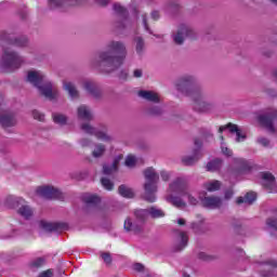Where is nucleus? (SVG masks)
I'll return each mask as SVG.
<instances>
[{
    "instance_id": "69168bd1",
    "label": "nucleus",
    "mask_w": 277,
    "mask_h": 277,
    "mask_svg": "<svg viewBox=\"0 0 277 277\" xmlns=\"http://www.w3.org/2000/svg\"><path fill=\"white\" fill-rule=\"evenodd\" d=\"M177 224H179L180 226H185V224H186L185 219H179V220H177Z\"/></svg>"
},
{
    "instance_id": "c9c22d12",
    "label": "nucleus",
    "mask_w": 277,
    "mask_h": 277,
    "mask_svg": "<svg viewBox=\"0 0 277 277\" xmlns=\"http://www.w3.org/2000/svg\"><path fill=\"white\" fill-rule=\"evenodd\" d=\"M222 168V160L220 159H214L207 164V170L208 172H217Z\"/></svg>"
},
{
    "instance_id": "cd10ccee",
    "label": "nucleus",
    "mask_w": 277,
    "mask_h": 277,
    "mask_svg": "<svg viewBox=\"0 0 277 277\" xmlns=\"http://www.w3.org/2000/svg\"><path fill=\"white\" fill-rule=\"evenodd\" d=\"M120 161H122V155H119L114 159L113 166L105 164L103 167V173L104 174H114V172H118V166L120 164Z\"/></svg>"
},
{
    "instance_id": "f3484780",
    "label": "nucleus",
    "mask_w": 277,
    "mask_h": 277,
    "mask_svg": "<svg viewBox=\"0 0 277 277\" xmlns=\"http://www.w3.org/2000/svg\"><path fill=\"white\" fill-rule=\"evenodd\" d=\"M14 202L15 207H19L17 213L22 215V217H25V220H29V217L34 215V210L28 205H25V200L17 198L14 200Z\"/></svg>"
},
{
    "instance_id": "f8f14e48",
    "label": "nucleus",
    "mask_w": 277,
    "mask_h": 277,
    "mask_svg": "<svg viewBox=\"0 0 277 277\" xmlns=\"http://www.w3.org/2000/svg\"><path fill=\"white\" fill-rule=\"evenodd\" d=\"M262 179V186L268 194H277L276 177L271 172H263L260 174Z\"/></svg>"
},
{
    "instance_id": "473e14b6",
    "label": "nucleus",
    "mask_w": 277,
    "mask_h": 277,
    "mask_svg": "<svg viewBox=\"0 0 277 277\" xmlns=\"http://www.w3.org/2000/svg\"><path fill=\"white\" fill-rule=\"evenodd\" d=\"M134 43L137 55H144V51H146V41L144 38L140 36L134 37Z\"/></svg>"
},
{
    "instance_id": "4be33fe9",
    "label": "nucleus",
    "mask_w": 277,
    "mask_h": 277,
    "mask_svg": "<svg viewBox=\"0 0 277 277\" xmlns=\"http://www.w3.org/2000/svg\"><path fill=\"white\" fill-rule=\"evenodd\" d=\"M77 116L79 120H84L87 122L94 120V113H92V109L87 105H80L77 108Z\"/></svg>"
},
{
    "instance_id": "423d86ee",
    "label": "nucleus",
    "mask_w": 277,
    "mask_h": 277,
    "mask_svg": "<svg viewBox=\"0 0 277 277\" xmlns=\"http://www.w3.org/2000/svg\"><path fill=\"white\" fill-rule=\"evenodd\" d=\"M80 129L83 131V133H87L88 135H94L96 140H101V142H105L106 144H111V142H114V135L109 133L106 126L94 128L90 123H82Z\"/></svg>"
},
{
    "instance_id": "f704fd0d",
    "label": "nucleus",
    "mask_w": 277,
    "mask_h": 277,
    "mask_svg": "<svg viewBox=\"0 0 277 277\" xmlns=\"http://www.w3.org/2000/svg\"><path fill=\"white\" fill-rule=\"evenodd\" d=\"M203 187L205 189H207V192H217V189L222 187V183L217 180H212L210 182L205 183Z\"/></svg>"
},
{
    "instance_id": "bf43d9fd",
    "label": "nucleus",
    "mask_w": 277,
    "mask_h": 277,
    "mask_svg": "<svg viewBox=\"0 0 277 277\" xmlns=\"http://www.w3.org/2000/svg\"><path fill=\"white\" fill-rule=\"evenodd\" d=\"M142 75H144V71L142 69H134L133 77H135L136 79H140Z\"/></svg>"
},
{
    "instance_id": "5fc2aeb1",
    "label": "nucleus",
    "mask_w": 277,
    "mask_h": 277,
    "mask_svg": "<svg viewBox=\"0 0 277 277\" xmlns=\"http://www.w3.org/2000/svg\"><path fill=\"white\" fill-rule=\"evenodd\" d=\"M142 21L146 31H148V34H153V30H150V28L148 27V21L146 18V14L142 15Z\"/></svg>"
},
{
    "instance_id": "603ef678",
    "label": "nucleus",
    "mask_w": 277,
    "mask_h": 277,
    "mask_svg": "<svg viewBox=\"0 0 277 277\" xmlns=\"http://www.w3.org/2000/svg\"><path fill=\"white\" fill-rule=\"evenodd\" d=\"M223 155H226V157H233V150H230L228 147L224 146V143L221 145Z\"/></svg>"
},
{
    "instance_id": "052dcab7",
    "label": "nucleus",
    "mask_w": 277,
    "mask_h": 277,
    "mask_svg": "<svg viewBox=\"0 0 277 277\" xmlns=\"http://www.w3.org/2000/svg\"><path fill=\"white\" fill-rule=\"evenodd\" d=\"M150 16H151L153 21H157L158 18L161 17V14L159 13V11H153L150 13Z\"/></svg>"
},
{
    "instance_id": "20e7f679",
    "label": "nucleus",
    "mask_w": 277,
    "mask_h": 277,
    "mask_svg": "<svg viewBox=\"0 0 277 277\" xmlns=\"http://www.w3.org/2000/svg\"><path fill=\"white\" fill-rule=\"evenodd\" d=\"M258 122L264 127L271 135H277V109L267 108L256 116Z\"/></svg>"
},
{
    "instance_id": "393cba45",
    "label": "nucleus",
    "mask_w": 277,
    "mask_h": 277,
    "mask_svg": "<svg viewBox=\"0 0 277 277\" xmlns=\"http://www.w3.org/2000/svg\"><path fill=\"white\" fill-rule=\"evenodd\" d=\"M0 124L8 129L10 127H15L16 124V117L12 113H4L0 115Z\"/></svg>"
},
{
    "instance_id": "5701e85b",
    "label": "nucleus",
    "mask_w": 277,
    "mask_h": 277,
    "mask_svg": "<svg viewBox=\"0 0 277 277\" xmlns=\"http://www.w3.org/2000/svg\"><path fill=\"white\" fill-rule=\"evenodd\" d=\"M174 235L177 243V246L175 247V250L176 252H181V250L187 247V241H188L187 233L175 229Z\"/></svg>"
},
{
    "instance_id": "c03bdc74",
    "label": "nucleus",
    "mask_w": 277,
    "mask_h": 277,
    "mask_svg": "<svg viewBox=\"0 0 277 277\" xmlns=\"http://www.w3.org/2000/svg\"><path fill=\"white\" fill-rule=\"evenodd\" d=\"M101 183L103 187L106 188L108 192H111V189H114V183L109 179L102 177Z\"/></svg>"
},
{
    "instance_id": "4c0bfd02",
    "label": "nucleus",
    "mask_w": 277,
    "mask_h": 277,
    "mask_svg": "<svg viewBox=\"0 0 277 277\" xmlns=\"http://www.w3.org/2000/svg\"><path fill=\"white\" fill-rule=\"evenodd\" d=\"M13 44L14 47H17V49H25L26 47H29V40L25 37L15 38Z\"/></svg>"
},
{
    "instance_id": "4d7b16f0",
    "label": "nucleus",
    "mask_w": 277,
    "mask_h": 277,
    "mask_svg": "<svg viewBox=\"0 0 277 277\" xmlns=\"http://www.w3.org/2000/svg\"><path fill=\"white\" fill-rule=\"evenodd\" d=\"M80 144H81V146H82L83 148H85V147L90 146V144H92V140H90V138H82V140L80 141Z\"/></svg>"
},
{
    "instance_id": "7ed1b4c3",
    "label": "nucleus",
    "mask_w": 277,
    "mask_h": 277,
    "mask_svg": "<svg viewBox=\"0 0 277 277\" xmlns=\"http://www.w3.org/2000/svg\"><path fill=\"white\" fill-rule=\"evenodd\" d=\"M192 100L193 109L198 114H211L212 111H215V107H217V104L215 102H210L209 100H207V93H205L203 90L193 93Z\"/></svg>"
},
{
    "instance_id": "c756f323",
    "label": "nucleus",
    "mask_w": 277,
    "mask_h": 277,
    "mask_svg": "<svg viewBox=\"0 0 277 277\" xmlns=\"http://www.w3.org/2000/svg\"><path fill=\"white\" fill-rule=\"evenodd\" d=\"M105 153H107V146L103 143H96L92 150V157H94V159H101Z\"/></svg>"
},
{
    "instance_id": "412c9836",
    "label": "nucleus",
    "mask_w": 277,
    "mask_h": 277,
    "mask_svg": "<svg viewBox=\"0 0 277 277\" xmlns=\"http://www.w3.org/2000/svg\"><path fill=\"white\" fill-rule=\"evenodd\" d=\"M143 200L157 202V185L144 184Z\"/></svg>"
},
{
    "instance_id": "0e129e2a",
    "label": "nucleus",
    "mask_w": 277,
    "mask_h": 277,
    "mask_svg": "<svg viewBox=\"0 0 277 277\" xmlns=\"http://www.w3.org/2000/svg\"><path fill=\"white\" fill-rule=\"evenodd\" d=\"M10 35L5 31L0 32V40H9Z\"/></svg>"
},
{
    "instance_id": "8fccbe9b",
    "label": "nucleus",
    "mask_w": 277,
    "mask_h": 277,
    "mask_svg": "<svg viewBox=\"0 0 277 277\" xmlns=\"http://www.w3.org/2000/svg\"><path fill=\"white\" fill-rule=\"evenodd\" d=\"M94 3L100 5V8H107L111 3V0H94Z\"/></svg>"
},
{
    "instance_id": "37998d69",
    "label": "nucleus",
    "mask_w": 277,
    "mask_h": 277,
    "mask_svg": "<svg viewBox=\"0 0 277 277\" xmlns=\"http://www.w3.org/2000/svg\"><path fill=\"white\" fill-rule=\"evenodd\" d=\"M124 163H126L127 168H135V164L137 163V158H135V156H133V155H129L126 158Z\"/></svg>"
},
{
    "instance_id": "7c9ffc66",
    "label": "nucleus",
    "mask_w": 277,
    "mask_h": 277,
    "mask_svg": "<svg viewBox=\"0 0 277 277\" xmlns=\"http://www.w3.org/2000/svg\"><path fill=\"white\" fill-rule=\"evenodd\" d=\"M234 166L235 168H238L239 172H248L251 168L250 162L243 158H235Z\"/></svg>"
},
{
    "instance_id": "f257e3e1",
    "label": "nucleus",
    "mask_w": 277,
    "mask_h": 277,
    "mask_svg": "<svg viewBox=\"0 0 277 277\" xmlns=\"http://www.w3.org/2000/svg\"><path fill=\"white\" fill-rule=\"evenodd\" d=\"M129 55L127 43L122 40H110L106 43V50L100 51L92 60L91 66L100 72L109 75L116 72Z\"/></svg>"
},
{
    "instance_id": "774afa93",
    "label": "nucleus",
    "mask_w": 277,
    "mask_h": 277,
    "mask_svg": "<svg viewBox=\"0 0 277 277\" xmlns=\"http://www.w3.org/2000/svg\"><path fill=\"white\" fill-rule=\"evenodd\" d=\"M271 3H274V5H277V0H269Z\"/></svg>"
},
{
    "instance_id": "9d476101",
    "label": "nucleus",
    "mask_w": 277,
    "mask_h": 277,
    "mask_svg": "<svg viewBox=\"0 0 277 277\" xmlns=\"http://www.w3.org/2000/svg\"><path fill=\"white\" fill-rule=\"evenodd\" d=\"M113 12L117 14L118 16H122V19L115 22V28H117L118 31H122V29H127V26L129 25V12L127 11V8H124L120 2H115L113 4Z\"/></svg>"
},
{
    "instance_id": "a19ab883",
    "label": "nucleus",
    "mask_w": 277,
    "mask_h": 277,
    "mask_svg": "<svg viewBox=\"0 0 277 277\" xmlns=\"http://www.w3.org/2000/svg\"><path fill=\"white\" fill-rule=\"evenodd\" d=\"M83 200L87 205H97V202L101 201V199L96 195H85L83 197Z\"/></svg>"
},
{
    "instance_id": "4468645a",
    "label": "nucleus",
    "mask_w": 277,
    "mask_h": 277,
    "mask_svg": "<svg viewBox=\"0 0 277 277\" xmlns=\"http://www.w3.org/2000/svg\"><path fill=\"white\" fill-rule=\"evenodd\" d=\"M37 194L38 196H41V198H45L47 200L62 198V193L60 192V189L53 186H41L37 188Z\"/></svg>"
},
{
    "instance_id": "49530a36",
    "label": "nucleus",
    "mask_w": 277,
    "mask_h": 277,
    "mask_svg": "<svg viewBox=\"0 0 277 277\" xmlns=\"http://www.w3.org/2000/svg\"><path fill=\"white\" fill-rule=\"evenodd\" d=\"M67 0H49V4L51 8H62Z\"/></svg>"
},
{
    "instance_id": "6ab92c4d",
    "label": "nucleus",
    "mask_w": 277,
    "mask_h": 277,
    "mask_svg": "<svg viewBox=\"0 0 277 277\" xmlns=\"http://www.w3.org/2000/svg\"><path fill=\"white\" fill-rule=\"evenodd\" d=\"M145 179V185H157L159 183V173L155 168L149 167L143 172Z\"/></svg>"
},
{
    "instance_id": "bb28decb",
    "label": "nucleus",
    "mask_w": 277,
    "mask_h": 277,
    "mask_svg": "<svg viewBox=\"0 0 277 277\" xmlns=\"http://www.w3.org/2000/svg\"><path fill=\"white\" fill-rule=\"evenodd\" d=\"M63 90L65 92H68L70 98H79V91L77 90V87H75V83L68 80L63 81Z\"/></svg>"
},
{
    "instance_id": "6e6552de",
    "label": "nucleus",
    "mask_w": 277,
    "mask_h": 277,
    "mask_svg": "<svg viewBox=\"0 0 277 277\" xmlns=\"http://www.w3.org/2000/svg\"><path fill=\"white\" fill-rule=\"evenodd\" d=\"M185 38H189V40H196L198 38V32L187 24H181L173 34V42L175 44H183L185 42Z\"/></svg>"
},
{
    "instance_id": "a18cd8bd",
    "label": "nucleus",
    "mask_w": 277,
    "mask_h": 277,
    "mask_svg": "<svg viewBox=\"0 0 277 277\" xmlns=\"http://www.w3.org/2000/svg\"><path fill=\"white\" fill-rule=\"evenodd\" d=\"M266 226L273 230H277V217H269L266 220Z\"/></svg>"
},
{
    "instance_id": "680f3d73",
    "label": "nucleus",
    "mask_w": 277,
    "mask_h": 277,
    "mask_svg": "<svg viewBox=\"0 0 277 277\" xmlns=\"http://www.w3.org/2000/svg\"><path fill=\"white\" fill-rule=\"evenodd\" d=\"M133 269L135 272H144V265H142L141 263H136L133 265Z\"/></svg>"
},
{
    "instance_id": "b1692460",
    "label": "nucleus",
    "mask_w": 277,
    "mask_h": 277,
    "mask_svg": "<svg viewBox=\"0 0 277 277\" xmlns=\"http://www.w3.org/2000/svg\"><path fill=\"white\" fill-rule=\"evenodd\" d=\"M138 96L144 98V101H148L149 103H161V96L155 91H138Z\"/></svg>"
},
{
    "instance_id": "aec40b11",
    "label": "nucleus",
    "mask_w": 277,
    "mask_h": 277,
    "mask_svg": "<svg viewBox=\"0 0 277 277\" xmlns=\"http://www.w3.org/2000/svg\"><path fill=\"white\" fill-rule=\"evenodd\" d=\"M199 199L201 200L203 207H207L208 209H220V207H222V199L220 197H202L199 195Z\"/></svg>"
},
{
    "instance_id": "ea45409f",
    "label": "nucleus",
    "mask_w": 277,
    "mask_h": 277,
    "mask_svg": "<svg viewBox=\"0 0 277 277\" xmlns=\"http://www.w3.org/2000/svg\"><path fill=\"white\" fill-rule=\"evenodd\" d=\"M198 259L200 261H206L207 263H211V261H216L217 255L205 253V252H199L198 253Z\"/></svg>"
},
{
    "instance_id": "1a4fd4ad",
    "label": "nucleus",
    "mask_w": 277,
    "mask_h": 277,
    "mask_svg": "<svg viewBox=\"0 0 277 277\" xmlns=\"http://www.w3.org/2000/svg\"><path fill=\"white\" fill-rule=\"evenodd\" d=\"M134 215L137 220H140V222H146L148 217H151L153 220H159V217H166V212L157 206H151L147 209L135 210Z\"/></svg>"
},
{
    "instance_id": "338daca9",
    "label": "nucleus",
    "mask_w": 277,
    "mask_h": 277,
    "mask_svg": "<svg viewBox=\"0 0 277 277\" xmlns=\"http://www.w3.org/2000/svg\"><path fill=\"white\" fill-rule=\"evenodd\" d=\"M268 94H269V96H275L276 92L274 90H268Z\"/></svg>"
},
{
    "instance_id": "58836bf2",
    "label": "nucleus",
    "mask_w": 277,
    "mask_h": 277,
    "mask_svg": "<svg viewBox=\"0 0 277 277\" xmlns=\"http://www.w3.org/2000/svg\"><path fill=\"white\" fill-rule=\"evenodd\" d=\"M149 116H163V107L161 106H151L147 109Z\"/></svg>"
},
{
    "instance_id": "864d4df0",
    "label": "nucleus",
    "mask_w": 277,
    "mask_h": 277,
    "mask_svg": "<svg viewBox=\"0 0 277 277\" xmlns=\"http://www.w3.org/2000/svg\"><path fill=\"white\" fill-rule=\"evenodd\" d=\"M160 176H161L162 181H164V182H168L171 179L170 172H168L166 170L160 171Z\"/></svg>"
},
{
    "instance_id": "72a5a7b5",
    "label": "nucleus",
    "mask_w": 277,
    "mask_h": 277,
    "mask_svg": "<svg viewBox=\"0 0 277 277\" xmlns=\"http://www.w3.org/2000/svg\"><path fill=\"white\" fill-rule=\"evenodd\" d=\"M118 193L123 198H133L135 196V193H133V189L124 184L119 186Z\"/></svg>"
},
{
    "instance_id": "dca6fc26",
    "label": "nucleus",
    "mask_w": 277,
    "mask_h": 277,
    "mask_svg": "<svg viewBox=\"0 0 277 277\" xmlns=\"http://www.w3.org/2000/svg\"><path fill=\"white\" fill-rule=\"evenodd\" d=\"M83 88L96 101L103 98V91L101 90V88H98V84H96V82L92 80H87L83 83Z\"/></svg>"
},
{
    "instance_id": "79ce46f5",
    "label": "nucleus",
    "mask_w": 277,
    "mask_h": 277,
    "mask_svg": "<svg viewBox=\"0 0 277 277\" xmlns=\"http://www.w3.org/2000/svg\"><path fill=\"white\" fill-rule=\"evenodd\" d=\"M187 196L189 205L193 207H196L198 205V198L194 196V190H190V188L187 190V193L184 195Z\"/></svg>"
},
{
    "instance_id": "f03ea898",
    "label": "nucleus",
    "mask_w": 277,
    "mask_h": 277,
    "mask_svg": "<svg viewBox=\"0 0 277 277\" xmlns=\"http://www.w3.org/2000/svg\"><path fill=\"white\" fill-rule=\"evenodd\" d=\"M27 81L38 88L40 94L48 101H55L60 96V90L51 81L47 80V76L42 71L29 70L27 72Z\"/></svg>"
},
{
    "instance_id": "e2e57ef3",
    "label": "nucleus",
    "mask_w": 277,
    "mask_h": 277,
    "mask_svg": "<svg viewBox=\"0 0 277 277\" xmlns=\"http://www.w3.org/2000/svg\"><path fill=\"white\" fill-rule=\"evenodd\" d=\"M233 194H234V192H233V189H227L226 192H225V199L226 200H230V198H233Z\"/></svg>"
},
{
    "instance_id": "3c124183",
    "label": "nucleus",
    "mask_w": 277,
    "mask_h": 277,
    "mask_svg": "<svg viewBox=\"0 0 277 277\" xmlns=\"http://www.w3.org/2000/svg\"><path fill=\"white\" fill-rule=\"evenodd\" d=\"M269 143H271L269 140L266 137L261 136L258 138V144H261V146H264L265 148L269 146Z\"/></svg>"
},
{
    "instance_id": "a878e982",
    "label": "nucleus",
    "mask_w": 277,
    "mask_h": 277,
    "mask_svg": "<svg viewBox=\"0 0 277 277\" xmlns=\"http://www.w3.org/2000/svg\"><path fill=\"white\" fill-rule=\"evenodd\" d=\"M39 225L47 233H53L55 230H63V228H66L64 223H49L47 221H41Z\"/></svg>"
},
{
    "instance_id": "6e6d98bb",
    "label": "nucleus",
    "mask_w": 277,
    "mask_h": 277,
    "mask_svg": "<svg viewBox=\"0 0 277 277\" xmlns=\"http://www.w3.org/2000/svg\"><path fill=\"white\" fill-rule=\"evenodd\" d=\"M44 263V259L39 258L35 262H32L34 267H42V264Z\"/></svg>"
},
{
    "instance_id": "09e8293b",
    "label": "nucleus",
    "mask_w": 277,
    "mask_h": 277,
    "mask_svg": "<svg viewBox=\"0 0 277 277\" xmlns=\"http://www.w3.org/2000/svg\"><path fill=\"white\" fill-rule=\"evenodd\" d=\"M32 117L35 120H39V122H44V114H42L38 110L32 111Z\"/></svg>"
},
{
    "instance_id": "2eb2a0df",
    "label": "nucleus",
    "mask_w": 277,
    "mask_h": 277,
    "mask_svg": "<svg viewBox=\"0 0 277 277\" xmlns=\"http://www.w3.org/2000/svg\"><path fill=\"white\" fill-rule=\"evenodd\" d=\"M137 221H133V219L128 217L124 221L123 228L127 233H133L134 235H137L138 233H142L144 230V223L140 221V219H136Z\"/></svg>"
},
{
    "instance_id": "e433bc0d",
    "label": "nucleus",
    "mask_w": 277,
    "mask_h": 277,
    "mask_svg": "<svg viewBox=\"0 0 277 277\" xmlns=\"http://www.w3.org/2000/svg\"><path fill=\"white\" fill-rule=\"evenodd\" d=\"M53 121L55 122V124H60L61 127L66 124V122L68 121V117H66L65 115H62L60 113H54L52 115Z\"/></svg>"
},
{
    "instance_id": "9b49d317",
    "label": "nucleus",
    "mask_w": 277,
    "mask_h": 277,
    "mask_svg": "<svg viewBox=\"0 0 277 277\" xmlns=\"http://www.w3.org/2000/svg\"><path fill=\"white\" fill-rule=\"evenodd\" d=\"M189 189V182L185 177H177L169 185V192L185 196Z\"/></svg>"
},
{
    "instance_id": "39448f33",
    "label": "nucleus",
    "mask_w": 277,
    "mask_h": 277,
    "mask_svg": "<svg viewBox=\"0 0 277 277\" xmlns=\"http://www.w3.org/2000/svg\"><path fill=\"white\" fill-rule=\"evenodd\" d=\"M197 83V79L192 75L181 76L176 82L175 88L185 96L194 97L195 92H202V89L195 87Z\"/></svg>"
},
{
    "instance_id": "de8ad7c7",
    "label": "nucleus",
    "mask_w": 277,
    "mask_h": 277,
    "mask_svg": "<svg viewBox=\"0 0 277 277\" xmlns=\"http://www.w3.org/2000/svg\"><path fill=\"white\" fill-rule=\"evenodd\" d=\"M101 258L103 259L104 263H106V265H110L111 254L109 252H102Z\"/></svg>"
},
{
    "instance_id": "2f4dec72",
    "label": "nucleus",
    "mask_w": 277,
    "mask_h": 277,
    "mask_svg": "<svg viewBox=\"0 0 277 277\" xmlns=\"http://www.w3.org/2000/svg\"><path fill=\"white\" fill-rule=\"evenodd\" d=\"M254 200H256V194L247 193L245 197H238L236 202L237 205H253Z\"/></svg>"
},
{
    "instance_id": "c85d7f7f",
    "label": "nucleus",
    "mask_w": 277,
    "mask_h": 277,
    "mask_svg": "<svg viewBox=\"0 0 277 277\" xmlns=\"http://www.w3.org/2000/svg\"><path fill=\"white\" fill-rule=\"evenodd\" d=\"M166 200L173 205V207H176V209H185V207H187V202H185L181 197L168 195Z\"/></svg>"
},
{
    "instance_id": "ddd939ff",
    "label": "nucleus",
    "mask_w": 277,
    "mask_h": 277,
    "mask_svg": "<svg viewBox=\"0 0 277 277\" xmlns=\"http://www.w3.org/2000/svg\"><path fill=\"white\" fill-rule=\"evenodd\" d=\"M194 144L196 148L194 149L193 155L184 156L182 158V163H184V166H194V163H197L198 159L202 157V151L200 150V146H202V141H200V138H195Z\"/></svg>"
},
{
    "instance_id": "13d9d810",
    "label": "nucleus",
    "mask_w": 277,
    "mask_h": 277,
    "mask_svg": "<svg viewBox=\"0 0 277 277\" xmlns=\"http://www.w3.org/2000/svg\"><path fill=\"white\" fill-rule=\"evenodd\" d=\"M39 277H53V271L51 269L44 271L39 275Z\"/></svg>"
},
{
    "instance_id": "a211bd4d",
    "label": "nucleus",
    "mask_w": 277,
    "mask_h": 277,
    "mask_svg": "<svg viewBox=\"0 0 277 277\" xmlns=\"http://www.w3.org/2000/svg\"><path fill=\"white\" fill-rule=\"evenodd\" d=\"M226 129H229V133H236V142H243L246 140V134L241 133L239 126L235 123H227L226 126H221L219 128V133H224Z\"/></svg>"
},
{
    "instance_id": "0eeeda50",
    "label": "nucleus",
    "mask_w": 277,
    "mask_h": 277,
    "mask_svg": "<svg viewBox=\"0 0 277 277\" xmlns=\"http://www.w3.org/2000/svg\"><path fill=\"white\" fill-rule=\"evenodd\" d=\"M25 64V57L12 49H5L2 55V65L10 70H18Z\"/></svg>"
}]
</instances>
